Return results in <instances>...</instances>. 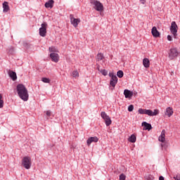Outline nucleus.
Returning a JSON list of instances; mask_svg holds the SVG:
<instances>
[{
	"label": "nucleus",
	"mask_w": 180,
	"mask_h": 180,
	"mask_svg": "<svg viewBox=\"0 0 180 180\" xmlns=\"http://www.w3.org/2000/svg\"><path fill=\"white\" fill-rule=\"evenodd\" d=\"M4 108V100H2V94H0V109Z\"/></svg>",
	"instance_id": "c756f323"
},
{
	"label": "nucleus",
	"mask_w": 180,
	"mask_h": 180,
	"mask_svg": "<svg viewBox=\"0 0 180 180\" xmlns=\"http://www.w3.org/2000/svg\"><path fill=\"white\" fill-rule=\"evenodd\" d=\"M90 4L93 5L97 12H103V4L98 0H90Z\"/></svg>",
	"instance_id": "f03ea898"
},
{
	"label": "nucleus",
	"mask_w": 180,
	"mask_h": 180,
	"mask_svg": "<svg viewBox=\"0 0 180 180\" xmlns=\"http://www.w3.org/2000/svg\"><path fill=\"white\" fill-rule=\"evenodd\" d=\"M22 165L25 169H30L32 167V158L29 156H25L22 160Z\"/></svg>",
	"instance_id": "7ed1b4c3"
},
{
	"label": "nucleus",
	"mask_w": 180,
	"mask_h": 180,
	"mask_svg": "<svg viewBox=\"0 0 180 180\" xmlns=\"http://www.w3.org/2000/svg\"><path fill=\"white\" fill-rule=\"evenodd\" d=\"M53 5H54V1L53 0H49L45 3V8H53Z\"/></svg>",
	"instance_id": "aec40b11"
},
{
	"label": "nucleus",
	"mask_w": 180,
	"mask_h": 180,
	"mask_svg": "<svg viewBox=\"0 0 180 180\" xmlns=\"http://www.w3.org/2000/svg\"><path fill=\"white\" fill-rule=\"evenodd\" d=\"M3 12H9V4L7 1L3 3Z\"/></svg>",
	"instance_id": "f3484780"
},
{
	"label": "nucleus",
	"mask_w": 180,
	"mask_h": 180,
	"mask_svg": "<svg viewBox=\"0 0 180 180\" xmlns=\"http://www.w3.org/2000/svg\"><path fill=\"white\" fill-rule=\"evenodd\" d=\"M142 126L143 127V130H148V131L153 129L151 124H149L146 122H142Z\"/></svg>",
	"instance_id": "ddd939ff"
},
{
	"label": "nucleus",
	"mask_w": 180,
	"mask_h": 180,
	"mask_svg": "<svg viewBox=\"0 0 180 180\" xmlns=\"http://www.w3.org/2000/svg\"><path fill=\"white\" fill-rule=\"evenodd\" d=\"M170 32L173 34L174 39H176V36H178V25L175 21L172 22Z\"/></svg>",
	"instance_id": "39448f33"
},
{
	"label": "nucleus",
	"mask_w": 180,
	"mask_h": 180,
	"mask_svg": "<svg viewBox=\"0 0 180 180\" xmlns=\"http://www.w3.org/2000/svg\"><path fill=\"white\" fill-rule=\"evenodd\" d=\"M72 77H73V78H78V77H79V73L78 71L74 70L72 73Z\"/></svg>",
	"instance_id": "393cba45"
},
{
	"label": "nucleus",
	"mask_w": 180,
	"mask_h": 180,
	"mask_svg": "<svg viewBox=\"0 0 180 180\" xmlns=\"http://www.w3.org/2000/svg\"><path fill=\"white\" fill-rule=\"evenodd\" d=\"M42 82H44L45 84H50V79L46 78V77H42L41 78Z\"/></svg>",
	"instance_id": "cd10ccee"
},
{
	"label": "nucleus",
	"mask_w": 180,
	"mask_h": 180,
	"mask_svg": "<svg viewBox=\"0 0 180 180\" xmlns=\"http://www.w3.org/2000/svg\"><path fill=\"white\" fill-rule=\"evenodd\" d=\"M179 54V53H178V51L176 50V49H175V48L171 49L170 52L169 53V59L174 60L175 58V57H178Z\"/></svg>",
	"instance_id": "0eeeda50"
},
{
	"label": "nucleus",
	"mask_w": 180,
	"mask_h": 180,
	"mask_svg": "<svg viewBox=\"0 0 180 180\" xmlns=\"http://www.w3.org/2000/svg\"><path fill=\"white\" fill-rule=\"evenodd\" d=\"M160 112L158 110H154V112L151 110H146V115H148V116H157Z\"/></svg>",
	"instance_id": "9b49d317"
},
{
	"label": "nucleus",
	"mask_w": 180,
	"mask_h": 180,
	"mask_svg": "<svg viewBox=\"0 0 180 180\" xmlns=\"http://www.w3.org/2000/svg\"><path fill=\"white\" fill-rule=\"evenodd\" d=\"M8 76L10 77V78H11V79L13 81H16L18 79V76L16 75V72H15L9 70L8 71Z\"/></svg>",
	"instance_id": "9d476101"
},
{
	"label": "nucleus",
	"mask_w": 180,
	"mask_h": 180,
	"mask_svg": "<svg viewBox=\"0 0 180 180\" xmlns=\"http://www.w3.org/2000/svg\"><path fill=\"white\" fill-rule=\"evenodd\" d=\"M159 180H165L164 176H160L159 177Z\"/></svg>",
	"instance_id": "4c0bfd02"
},
{
	"label": "nucleus",
	"mask_w": 180,
	"mask_h": 180,
	"mask_svg": "<svg viewBox=\"0 0 180 180\" xmlns=\"http://www.w3.org/2000/svg\"><path fill=\"white\" fill-rule=\"evenodd\" d=\"M176 180H180V174H177L176 177H174Z\"/></svg>",
	"instance_id": "e433bc0d"
},
{
	"label": "nucleus",
	"mask_w": 180,
	"mask_h": 180,
	"mask_svg": "<svg viewBox=\"0 0 180 180\" xmlns=\"http://www.w3.org/2000/svg\"><path fill=\"white\" fill-rule=\"evenodd\" d=\"M146 109L139 108L138 112L139 115H146Z\"/></svg>",
	"instance_id": "c85d7f7f"
},
{
	"label": "nucleus",
	"mask_w": 180,
	"mask_h": 180,
	"mask_svg": "<svg viewBox=\"0 0 180 180\" xmlns=\"http://www.w3.org/2000/svg\"><path fill=\"white\" fill-rule=\"evenodd\" d=\"M101 116L102 119H103V120L105 121V126L109 127L112 124V120L110 119V117H109V115L106 114L105 112H101Z\"/></svg>",
	"instance_id": "20e7f679"
},
{
	"label": "nucleus",
	"mask_w": 180,
	"mask_h": 180,
	"mask_svg": "<svg viewBox=\"0 0 180 180\" xmlns=\"http://www.w3.org/2000/svg\"><path fill=\"white\" fill-rule=\"evenodd\" d=\"M140 1H141V4H146V0H140Z\"/></svg>",
	"instance_id": "58836bf2"
},
{
	"label": "nucleus",
	"mask_w": 180,
	"mask_h": 180,
	"mask_svg": "<svg viewBox=\"0 0 180 180\" xmlns=\"http://www.w3.org/2000/svg\"><path fill=\"white\" fill-rule=\"evenodd\" d=\"M11 50L13 51V47H11Z\"/></svg>",
	"instance_id": "a19ab883"
},
{
	"label": "nucleus",
	"mask_w": 180,
	"mask_h": 180,
	"mask_svg": "<svg viewBox=\"0 0 180 180\" xmlns=\"http://www.w3.org/2000/svg\"><path fill=\"white\" fill-rule=\"evenodd\" d=\"M16 89L18 95V96H20L22 101H24V102H27V101H29V93L27 92V89H26V86H25V85L18 84Z\"/></svg>",
	"instance_id": "f257e3e1"
},
{
	"label": "nucleus",
	"mask_w": 180,
	"mask_h": 180,
	"mask_svg": "<svg viewBox=\"0 0 180 180\" xmlns=\"http://www.w3.org/2000/svg\"><path fill=\"white\" fill-rule=\"evenodd\" d=\"M167 40L169 41H172V37H171V35H167Z\"/></svg>",
	"instance_id": "c9c22d12"
},
{
	"label": "nucleus",
	"mask_w": 180,
	"mask_h": 180,
	"mask_svg": "<svg viewBox=\"0 0 180 180\" xmlns=\"http://www.w3.org/2000/svg\"><path fill=\"white\" fill-rule=\"evenodd\" d=\"M105 58V56H103V53H98L97 54V56L96 58V61H102Z\"/></svg>",
	"instance_id": "412c9836"
},
{
	"label": "nucleus",
	"mask_w": 180,
	"mask_h": 180,
	"mask_svg": "<svg viewBox=\"0 0 180 180\" xmlns=\"http://www.w3.org/2000/svg\"><path fill=\"white\" fill-rule=\"evenodd\" d=\"M151 33L153 37H160V32L157 30V27H153Z\"/></svg>",
	"instance_id": "4468645a"
},
{
	"label": "nucleus",
	"mask_w": 180,
	"mask_h": 180,
	"mask_svg": "<svg viewBox=\"0 0 180 180\" xmlns=\"http://www.w3.org/2000/svg\"><path fill=\"white\" fill-rule=\"evenodd\" d=\"M49 51L50 53H58V51L55 46H51L49 47Z\"/></svg>",
	"instance_id": "a878e982"
},
{
	"label": "nucleus",
	"mask_w": 180,
	"mask_h": 180,
	"mask_svg": "<svg viewBox=\"0 0 180 180\" xmlns=\"http://www.w3.org/2000/svg\"><path fill=\"white\" fill-rule=\"evenodd\" d=\"M165 115H166V116H168V117H171V116H172V115H174V110H172V108L168 107L166 109Z\"/></svg>",
	"instance_id": "2eb2a0df"
},
{
	"label": "nucleus",
	"mask_w": 180,
	"mask_h": 180,
	"mask_svg": "<svg viewBox=\"0 0 180 180\" xmlns=\"http://www.w3.org/2000/svg\"><path fill=\"white\" fill-rule=\"evenodd\" d=\"M110 77H111L112 81H115V82H117V76L113 75V73H110L109 74Z\"/></svg>",
	"instance_id": "4be33fe9"
},
{
	"label": "nucleus",
	"mask_w": 180,
	"mask_h": 180,
	"mask_svg": "<svg viewBox=\"0 0 180 180\" xmlns=\"http://www.w3.org/2000/svg\"><path fill=\"white\" fill-rule=\"evenodd\" d=\"M129 141L130 143H136V136L134 134L131 135L129 138Z\"/></svg>",
	"instance_id": "5701e85b"
},
{
	"label": "nucleus",
	"mask_w": 180,
	"mask_h": 180,
	"mask_svg": "<svg viewBox=\"0 0 180 180\" xmlns=\"http://www.w3.org/2000/svg\"><path fill=\"white\" fill-rule=\"evenodd\" d=\"M81 22L79 18H75L74 15H70V22L73 25L74 27H77L78 24Z\"/></svg>",
	"instance_id": "6e6552de"
},
{
	"label": "nucleus",
	"mask_w": 180,
	"mask_h": 180,
	"mask_svg": "<svg viewBox=\"0 0 180 180\" xmlns=\"http://www.w3.org/2000/svg\"><path fill=\"white\" fill-rule=\"evenodd\" d=\"M124 95L125 98H131L133 96V91L129 90V89H125L124 91Z\"/></svg>",
	"instance_id": "dca6fc26"
},
{
	"label": "nucleus",
	"mask_w": 180,
	"mask_h": 180,
	"mask_svg": "<svg viewBox=\"0 0 180 180\" xmlns=\"http://www.w3.org/2000/svg\"><path fill=\"white\" fill-rule=\"evenodd\" d=\"M134 109V105H129V107H128L129 112H133Z\"/></svg>",
	"instance_id": "473e14b6"
},
{
	"label": "nucleus",
	"mask_w": 180,
	"mask_h": 180,
	"mask_svg": "<svg viewBox=\"0 0 180 180\" xmlns=\"http://www.w3.org/2000/svg\"><path fill=\"white\" fill-rule=\"evenodd\" d=\"M117 75L118 78H123V75H124V73H123V72L122 70H119L117 72Z\"/></svg>",
	"instance_id": "bb28decb"
},
{
	"label": "nucleus",
	"mask_w": 180,
	"mask_h": 180,
	"mask_svg": "<svg viewBox=\"0 0 180 180\" xmlns=\"http://www.w3.org/2000/svg\"><path fill=\"white\" fill-rule=\"evenodd\" d=\"M117 84V82H115V80H111L110 81V85L112 87V91L115 89V86H116V84Z\"/></svg>",
	"instance_id": "b1692460"
},
{
	"label": "nucleus",
	"mask_w": 180,
	"mask_h": 180,
	"mask_svg": "<svg viewBox=\"0 0 180 180\" xmlns=\"http://www.w3.org/2000/svg\"><path fill=\"white\" fill-rule=\"evenodd\" d=\"M146 179L147 180H154V176L149 174L146 176Z\"/></svg>",
	"instance_id": "7c9ffc66"
},
{
	"label": "nucleus",
	"mask_w": 180,
	"mask_h": 180,
	"mask_svg": "<svg viewBox=\"0 0 180 180\" xmlns=\"http://www.w3.org/2000/svg\"><path fill=\"white\" fill-rule=\"evenodd\" d=\"M98 141H99V139H98V137L96 136H91L90 138H89L86 141L87 145L88 146H91V143H98Z\"/></svg>",
	"instance_id": "1a4fd4ad"
},
{
	"label": "nucleus",
	"mask_w": 180,
	"mask_h": 180,
	"mask_svg": "<svg viewBox=\"0 0 180 180\" xmlns=\"http://www.w3.org/2000/svg\"><path fill=\"white\" fill-rule=\"evenodd\" d=\"M120 180H126V175L124 174H121L120 175Z\"/></svg>",
	"instance_id": "72a5a7b5"
},
{
	"label": "nucleus",
	"mask_w": 180,
	"mask_h": 180,
	"mask_svg": "<svg viewBox=\"0 0 180 180\" xmlns=\"http://www.w3.org/2000/svg\"><path fill=\"white\" fill-rule=\"evenodd\" d=\"M101 72L103 75H104V77H106V75H108V70H101Z\"/></svg>",
	"instance_id": "2f4dec72"
},
{
	"label": "nucleus",
	"mask_w": 180,
	"mask_h": 180,
	"mask_svg": "<svg viewBox=\"0 0 180 180\" xmlns=\"http://www.w3.org/2000/svg\"><path fill=\"white\" fill-rule=\"evenodd\" d=\"M50 58H51V60L54 63H58V54L56 53H50Z\"/></svg>",
	"instance_id": "f8f14e48"
},
{
	"label": "nucleus",
	"mask_w": 180,
	"mask_h": 180,
	"mask_svg": "<svg viewBox=\"0 0 180 180\" xmlns=\"http://www.w3.org/2000/svg\"><path fill=\"white\" fill-rule=\"evenodd\" d=\"M47 34V22H43L39 28V36L41 37H46Z\"/></svg>",
	"instance_id": "423d86ee"
},
{
	"label": "nucleus",
	"mask_w": 180,
	"mask_h": 180,
	"mask_svg": "<svg viewBox=\"0 0 180 180\" xmlns=\"http://www.w3.org/2000/svg\"><path fill=\"white\" fill-rule=\"evenodd\" d=\"M46 116H49V117L51 116V111L50 110L46 111Z\"/></svg>",
	"instance_id": "f704fd0d"
},
{
	"label": "nucleus",
	"mask_w": 180,
	"mask_h": 180,
	"mask_svg": "<svg viewBox=\"0 0 180 180\" xmlns=\"http://www.w3.org/2000/svg\"><path fill=\"white\" fill-rule=\"evenodd\" d=\"M100 67H101V66H100L99 65H98V64H97V69H98L99 71H101V70L99 69V68H100Z\"/></svg>",
	"instance_id": "ea45409f"
},
{
	"label": "nucleus",
	"mask_w": 180,
	"mask_h": 180,
	"mask_svg": "<svg viewBox=\"0 0 180 180\" xmlns=\"http://www.w3.org/2000/svg\"><path fill=\"white\" fill-rule=\"evenodd\" d=\"M159 141L164 143L165 141V129H162L161 135L159 136Z\"/></svg>",
	"instance_id": "a211bd4d"
},
{
	"label": "nucleus",
	"mask_w": 180,
	"mask_h": 180,
	"mask_svg": "<svg viewBox=\"0 0 180 180\" xmlns=\"http://www.w3.org/2000/svg\"><path fill=\"white\" fill-rule=\"evenodd\" d=\"M143 65L145 68H148L150 67V60H148L147 58H143Z\"/></svg>",
	"instance_id": "6ab92c4d"
}]
</instances>
